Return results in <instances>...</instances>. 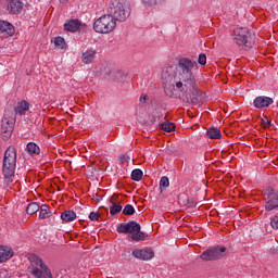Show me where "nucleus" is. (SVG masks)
<instances>
[{
	"mask_svg": "<svg viewBox=\"0 0 278 278\" xmlns=\"http://www.w3.org/2000/svg\"><path fill=\"white\" fill-rule=\"evenodd\" d=\"M194 66H197V62L188 58L179 59L174 74V89L170 91L169 97L180 99L182 103H190L201 108L203 103L207 102V96L197 85V77L192 73Z\"/></svg>",
	"mask_w": 278,
	"mask_h": 278,
	"instance_id": "f257e3e1",
	"label": "nucleus"
},
{
	"mask_svg": "<svg viewBox=\"0 0 278 278\" xmlns=\"http://www.w3.org/2000/svg\"><path fill=\"white\" fill-rule=\"evenodd\" d=\"M23 1L21 0H10L7 10L10 14H21L23 12Z\"/></svg>",
	"mask_w": 278,
	"mask_h": 278,
	"instance_id": "4468645a",
	"label": "nucleus"
},
{
	"mask_svg": "<svg viewBox=\"0 0 278 278\" xmlns=\"http://www.w3.org/2000/svg\"><path fill=\"white\" fill-rule=\"evenodd\" d=\"M264 200L266 212H274V210H278V191L268 187L264 191Z\"/></svg>",
	"mask_w": 278,
	"mask_h": 278,
	"instance_id": "9d476101",
	"label": "nucleus"
},
{
	"mask_svg": "<svg viewBox=\"0 0 278 278\" xmlns=\"http://www.w3.org/2000/svg\"><path fill=\"white\" fill-rule=\"evenodd\" d=\"M233 40L239 47H245V49H251L253 43L251 42V33L247 27L235 28Z\"/></svg>",
	"mask_w": 278,
	"mask_h": 278,
	"instance_id": "6e6552de",
	"label": "nucleus"
},
{
	"mask_svg": "<svg viewBox=\"0 0 278 278\" xmlns=\"http://www.w3.org/2000/svg\"><path fill=\"white\" fill-rule=\"evenodd\" d=\"M144 174L141 172V169H134L131 172V179L132 181H142V176Z\"/></svg>",
	"mask_w": 278,
	"mask_h": 278,
	"instance_id": "cd10ccee",
	"label": "nucleus"
},
{
	"mask_svg": "<svg viewBox=\"0 0 278 278\" xmlns=\"http://www.w3.org/2000/svg\"><path fill=\"white\" fill-rule=\"evenodd\" d=\"M26 151L29 155H40V147L34 142L27 143Z\"/></svg>",
	"mask_w": 278,
	"mask_h": 278,
	"instance_id": "4be33fe9",
	"label": "nucleus"
},
{
	"mask_svg": "<svg viewBox=\"0 0 278 278\" xmlns=\"http://www.w3.org/2000/svg\"><path fill=\"white\" fill-rule=\"evenodd\" d=\"M28 260L30 262V266L28 267V273H31V275L35 278H53V275L51 274V269L47 267L42 258L36 254H30L28 256Z\"/></svg>",
	"mask_w": 278,
	"mask_h": 278,
	"instance_id": "20e7f679",
	"label": "nucleus"
},
{
	"mask_svg": "<svg viewBox=\"0 0 278 278\" xmlns=\"http://www.w3.org/2000/svg\"><path fill=\"white\" fill-rule=\"evenodd\" d=\"M60 3H68V0H60Z\"/></svg>",
	"mask_w": 278,
	"mask_h": 278,
	"instance_id": "4c0bfd02",
	"label": "nucleus"
},
{
	"mask_svg": "<svg viewBox=\"0 0 278 278\" xmlns=\"http://www.w3.org/2000/svg\"><path fill=\"white\" fill-rule=\"evenodd\" d=\"M141 227L140 224L137 222H128L127 224H119L117 226V233H130L131 235V240L134 242H142L147 240V233L143 231H140Z\"/></svg>",
	"mask_w": 278,
	"mask_h": 278,
	"instance_id": "423d86ee",
	"label": "nucleus"
},
{
	"mask_svg": "<svg viewBox=\"0 0 278 278\" xmlns=\"http://www.w3.org/2000/svg\"><path fill=\"white\" fill-rule=\"evenodd\" d=\"M93 29L97 34H111L116 29V21L110 13L102 15L93 23Z\"/></svg>",
	"mask_w": 278,
	"mask_h": 278,
	"instance_id": "0eeeda50",
	"label": "nucleus"
},
{
	"mask_svg": "<svg viewBox=\"0 0 278 278\" xmlns=\"http://www.w3.org/2000/svg\"><path fill=\"white\" fill-rule=\"evenodd\" d=\"M16 170V148L10 146L5 152L2 164V173L7 186L14 181V173Z\"/></svg>",
	"mask_w": 278,
	"mask_h": 278,
	"instance_id": "f03ea898",
	"label": "nucleus"
},
{
	"mask_svg": "<svg viewBox=\"0 0 278 278\" xmlns=\"http://www.w3.org/2000/svg\"><path fill=\"white\" fill-rule=\"evenodd\" d=\"M132 256L136 260H141L142 262H149L155 257V252L151 248L135 249L132 251Z\"/></svg>",
	"mask_w": 278,
	"mask_h": 278,
	"instance_id": "9b49d317",
	"label": "nucleus"
},
{
	"mask_svg": "<svg viewBox=\"0 0 278 278\" xmlns=\"http://www.w3.org/2000/svg\"><path fill=\"white\" fill-rule=\"evenodd\" d=\"M161 129L167 134H170L172 131H175V124L170 122H164L161 124Z\"/></svg>",
	"mask_w": 278,
	"mask_h": 278,
	"instance_id": "a878e982",
	"label": "nucleus"
},
{
	"mask_svg": "<svg viewBox=\"0 0 278 278\" xmlns=\"http://www.w3.org/2000/svg\"><path fill=\"white\" fill-rule=\"evenodd\" d=\"M121 160H124V162H127L129 160V156H122Z\"/></svg>",
	"mask_w": 278,
	"mask_h": 278,
	"instance_id": "e433bc0d",
	"label": "nucleus"
},
{
	"mask_svg": "<svg viewBox=\"0 0 278 278\" xmlns=\"http://www.w3.org/2000/svg\"><path fill=\"white\" fill-rule=\"evenodd\" d=\"M124 216H134L136 214V208H134V205L127 204L123 210Z\"/></svg>",
	"mask_w": 278,
	"mask_h": 278,
	"instance_id": "c85d7f7f",
	"label": "nucleus"
},
{
	"mask_svg": "<svg viewBox=\"0 0 278 278\" xmlns=\"http://www.w3.org/2000/svg\"><path fill=\"white\" fill-rule=\"evenodd\" d=\"M149 99V96H147V93H142L141 96H140V99H139V101L141 102V103H147V100Z\"/></svg>",
	"mask_w": 278,
	"mask_h": 278,
	"instance_id": "c9c22d12",
	"label": "nucleus"
},
{
	"mask_svg": "<svg viewBox=\"0 0 278 278\" xmlns=\"http://www.w3.org/2000/svg\"><path fill=\"white\" fill-rule=\"evenodd\" d=\"M261 125H262L263 129H270V125H273V124H271L270 119H268V117H265L264 119H262Z\"/></svg>",
	"mask_w": 278,
	"mask_h": 278,
	"instance_id": "72a5a7b5",
	"label": "nucleus"
},
{
	"mask_svg": "<svg viewBox=\"0 0 278 278\" xmlns=\"http://www.w3.org/2000/svg\"><path fill=\"white\" fill-rule=\"evenodd\" d=\"M11 257H14V251L12 248L0 245V264L8 262V260H11Z\"/></svg>",
	"mask_w": 278,
	"mask_h": 278,
	"instance_id": "dca6fc26",
	"label": "nucleus"
},
{
	"mask_svg": "<svg viewBox=\"0 0 278 278\" xmlns=\"http://www.w3.org/2000/svg\"><path fill=\"white\" fill-rule=\"evenodd\" d=\"M75 218H77V213H75L74 211H64L61 214V219L63 220V223H73V220H75Z\"/></svg>",
	"mask_w": 278,
	"mask_h": 278,
	"instance_id": "aec40b11",
	"label": "nucleus"
},
{
	"mask_svg": "<svg viewBox=\"0 0 278 278\" xmlns=\"http://www.w3.org/2000/svg\"><path fill=\"white\" fill-rule=\"evenodd\" d=\"M270 226L274 229H278V213L270 219Z\"/></svg>",
	"mask_w": 278,
	"mask_h": 278,
	"instance_id": "f704fd0d",
	"label": "nucleus"
},
{
	"mask_svg": "<svg viewBox=\"0 0 278 278\" xmlns=\"http://www.w3.org/2000/svg\"><path fill=\"white\" fill-rule=\"evenodd\" d=\"M40 212H39V218H49L51 216V210L49 205L45 204L41 207L39 206Z\"/></svg>",
	"mask_w": 278,
	"mask_h": 278,
	"instance_id": "393cba45",
	"label": "nucleus"
},
{
	"mask_svg": "<svg viewBox=\"0 0 278 278\" xmlns=\"http://www.w3.org/2000/svg\"><path fill=\"white\" fill-rule=\"evenodd\" d=\"M14 114H18L20 116H23L27 112H29V102L23 100L21 102H17L16 106L14 108Z\"/></svg>",
	"mask_w": 278,
	"mask_h": 278,
	"instance_id": "a211bd4d",
	"label": "nucleus"
},
{
	"mask_svg": "<svg viewBox=\"0 0 278 278\" xmlns=\"http://www.w3.org/2000/svg\"><path fill=\"white\" fill-rule=\"evenodd\" d=\"M14 125H16V114L14 113V110L7 109L4 111L0 127V136L4 142H8V140L12 138Z\"/></svg>",
	"mask_w": 278,
	"mask_h": 278,
	"instance_id": "39448f33",
	"label": "nucleus"
},
{
	"mask_svg": "<svg viewBox=\"0 0 278 278\" xmlns=\"http://www.w3.org/2000/svg\"><path fill=\"white\" fill-rule=\"evenodd\" d=\"M79 27H81V22L79 20H68L64 24L65 31H71L72 34H75V31H79Z\"/></svg>",
	"mask_w": 278,
	"mask_h": 278,
	"instance_id": "2eb2a0df",
	"label": "nucleus"
},
{
	"mask_svg": "<svg viewBox=\"0 0 278 278\" xmlns=\"http://www.w3.org/2000/svg\"><path fill=\"white\" fill-rule=\"evenodd\" d=\"M275 101L273 100V98L266 96H258L253 101V105L254 108H256V110H264L266 108H270V105H273Z\"/></svg>",
	"mask_w": 278,
	"mask_h": 278,
	"instance_id": "f8f14e48",
	"label": "nucleus"
},
{
	"mask_svg": "<svg viewBox=\"0 0 278 278\" xmlns=\"http://www.w3.org/2000/svg\"><path fill=\"white\" fill-rule=\"evenodd\" d=\"M14 25L7 21H0V34H5L7 36H14Z\"/></svg>",
	"mask_w": 278,
	"mask_h": 278,
	"instance_id": "f3484780",
	"label": "nucleus"
},
{
	"mask_svg": "<svg viewBox=\"0 0 278 278\" xmlns=\"http://www.w3.org/2000/svg\"><path fill=\"white\" fill-rule=\"evenodd\" d=\"M198 63L201 64V66H205V64H207V56L205 53H201L199 55Z\"/></svg>",
	"mask_w": 278,
	"mask_h": 278,
	"instance_id": "473e14b6",
	"label": "nucleus"
},
{
	"mask_svg": "<svg viewBox=\"0 0 278 278\" xmlns=\"http://www.w3.org/2000/svg\"><path fill=\"white\" fill-rule=\"evenodd\" d=\"M55 47H59V49H64L66 47V41L64 40V37H56L54 39Z\"/></svg>",
	"mask_w": 278,
	"mask_h": 278,
	"instance_id": "c756f323",
	"label": "nucleus"
},
{
	"mask_svg": "<svg viewBox=\"0 0 278 278\" xmlns=\"http://www.w3.org/2000/svg\"><path fill=\"white\" fill-rule=\"evenodd\" d=\"M173 73H175V67H166V70L162 73V79H164V81H170L173 79Z\"/></svg>",
	"mask_w": 278,
	"mask_h": 278,
	"instance_id": "5701e85b",
	"label": "nucleus"
},
{
	"mask_svg": "<svg viewBox=\"0 0 278 278\" xmlns=\"http://www.w3.org/2000/svg\"><path fill=\"white\" fill-rule=\"evenodd\" d=\"M110 203L112 204L110 207L111 216H115V214L123 212V205H121V195L113 194L110 199Z\"/></svg>",
	"mask_w": 278,
	"mask_h": 278,
	"instance_id": "ddd939ff",
	"label": "nucleus"
},
{
	"mask_svg": "<svg viewBox=\"0 0 278 278\" xmlns=\"http://www.w3.org/2000/svg\"><path fill=\"white\" fill-rule=\"evenodd\" d=\"M108 12L115 21L124 23L131 15V8L125 0H113L109 4Z\"/></svg>",
	"mask_w": 278,
	"mask_h": 278,
	"instance_id": "7ed1b4c3",
	"label": "nucleus"
},
{
	"mask_svg": "<svg viewBox=\"0 0 278 278\" xmlns=\"http://www.w3.org/2000/svg\"><path fill=\"white\" fill-rule=\"evenodd\" d=\"M146 8H155V5H160V3H164V0H141Z\"/></svg>",
	"mask_w": 278,
	"mask_h": 278,
	"instance_id": "bb28decb",
	"label": "nucleus"
},
{
	"mask_svg": "<svg viewBox=\"0 0 278 278\" xmlns=\"http://www.w3.org/2000/svg\"><path fill=\"white\" fill-rule=\"evenodd\" d=\"M225 251H227V248L220 245L207 249L202 252L200 260H203V262H216V260L225 257Z\"/></svg>",
	"mask_w": 278,
	"mask_h": 278,
	"instance_id": "1a4fd4ad",
	"label": "nucleus"
},
{
	"mask_svg": "<svg viewBox=\"0 0 278 278\" xmlns=\"http://www.w3.org/2000/svg\"><path fill=\"white\" fill-rule=\"evenodd\" d=\"M170 186V181L168 180V177L163 176L160 180V188H168Z\"/></svg>",
	"mask_w": 278,
	"mask_h": 278,
	"instance_id": "7c9ffc66",
	"label": "nucleus"
},
{
	"mask_svg": "<svg viewBox=\"0 0 278 278\" xmlns=\"http://www.w3.org/2000/svg\"><path fill=\"white\" fill-rule=\"evenodd\" d=\"M99 218H101V213L99 212H91L89 214V220H91L92 223L99 220Z\"/></svg>",
	"mask_w": 278,
	"mask_h": 278,
	"instance_id": "2f4dec72",
	"label": "nucleus"
},
{
	"mask_svg": "<svg viewBox=\"0 0 278 278\" xmlns=\"http://www.w3.org/2000/svg\"><path fill=\"white\" fill-rule=\"evenodd\" d=\"M206 136L211 140H220V136H223V134L220 132V129L212 127L207 129Z\"/></svg>",
	"mask_w": 278,
	"mask_h": 278,
	"instance_id": "412c9836",
	"label": "nucleus"
},
{
	"mask_svg": "<svg viewBox=\"0 0 278 278\" xmlns=\"http://www.w3.org/2000/svg\"><path fill=\"white\" fill-rule=\"evenodd\" d=\"M39 211H40V204L36 202L29 203L26 207V214H28L29 216L36 214V212H39Z\"/></svg>",
	"mask_w": 278,
	"mask_h": 278,
	"instance_id": "b1692460",
	"label": "nucleus"
},
{
	"mask_svg": "<svg viewBox=\"0 0 278 278\" xmlns=\"http://www.w3.org/2000/svg\"><path fill=\"white\" fill-rule=\"evenodd\" d=\"M97 58V50H87L81 54V62L84 64H92Z\"/></svg>",
	"mask_w": 278,
	"mask_h": 278,
	"instance_id": "6ab92c4d",
	"label": "nucleus"
}]
</instances>
